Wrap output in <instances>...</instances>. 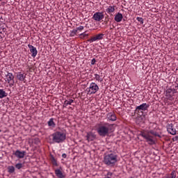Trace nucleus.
Here are the masks:
<instances>
[{
    "instance_id": "1",
    "label": "nucleus",
    "mask_w": 178,
    "mask_h": 178,
    "mask_svg": "<svg viewBox=\"0 0 178 178\" xmlns=\"http://www.w3.org/2000/svg\"><path fill=\"white\" fill-rule=\"evenodd\" d=\"M96 130L100 137H106L113 131V124L108 122H100L97 124Z\"/></svg>"
},
{
    "instance_id": "2",
    "label": "nucleus",
    "mask_w": 178,
    "mask_h": 178,
    "mask_svg": "<svg viewBox=\"0 0 178 178\" xmlns=\"http://www.w3.org/2000/svg\"><path fill=\"white\" fill-rule=\"evenodd\" d=\"M139 136H141L149 145H155L156 144V137H161V135L154 130L142 131Z\"/></svg>"
},
{
    "instance_id": "3",
    "label": "nucleus",
    "mask_w": 178,
    "mask_h": 178,
    "mask_svg": "<svg viewBox=\"0 0 178 178\" xmlns=\"http://www.w3.org/2000/svg\"><path fill=\"white\" fill-rule=\"evenodd\" d=\"M118 156L115 152H110L104 154V163L106 166L110 168H114V166L118 163Z\"/></svg>"
},
{
    "instance_id": "4",
    "label": "nucleus",
    "mask_w": 178,
    "mask_h": 178,
    "mask_svg": "<svg viewBox=\"0 0 178 178\" xmlns=\"http://www.w3.org/2000/svg\"><path fill=\"white\" fill-rule=\"evenodd\" d=\"M53 143L60 144L66 140V133L60 131H57L51 134Z\"/></svg>"
},
{
    "instance_id": "5",
    "label": "nucleus",
    "mask_w": 178,
    "mask_h": 178,
    "mask_svg": "<svg viewBox=\"0 0 178 178\" xmlns=\"http://www.w3.org/2000/svg\"><path fill=\"white\" fill-rule=\"evenodd\" d=\"M148 108H149V105L147 103H143L140 106L136 107L135 113L138 115V116H143L144 115V112L145 111H148Z\"/></svg>"
},
{
    "instance_id": "6",
    "label": "nucleus",
    "mask_w": 178,
    "mask_h": 178,
    "mask_svg": "<svg viewBox=\"0 0 178 178\" xmlns=\"http://www.w3.org/2000/svg\"><path fill=\"white\" fill-rule=\"evenodd\" d=\"M99 90V86H98V85L94 82H92L90 84L89 88H86V91L88 92V94H89V95H92L93 94H96Z\"/></svg>"
},
{
    "instance_id": "7",
    "label": "nucleus",
    "mask_w": 178,
    "mask_h": 178,
    "mask_svg": "<svg viewBox=\"0 0 178 178\" xmlns=\"http://www.w3.org/2000/svg\"><path fill=\"white\" fill-rule=\"evenodd\" d=\"M5 80L6 83L9 84L10 87H13V86H15V76H13V74L7 72Z\"/></svg>"
},
{
    "instance_id": "8",
    "label": "nucleus",
    "mask_w": 178,
    "mask_h": 178,
    "mask_svg": "<svg viewBox=\"0 0 178 178\" xmlns=\"http://www.w3.org/2000/svg\"><path fill=\"white\" fill-rule=\"evenodd\" d=\"M176 92H177V90L176 89H175V88L170 87V88H168L166 90L165 95H166V97H168V99H170V101H173V95H175V94H176Z\"/></svg>"
},
{
    "instance_id": "9",
    "label": "nucleus",
    "mask_w": 178,
    "mask_h": 178,
    "mask_svg": "<svg viewBox=\"0 0 178 178\" xmlns=\"http://www.w3.org/2000/svg\"><path fill=\"white\" fill-rule=\"evenodd\" d=\"M167 131L171 134L172 136H176V129L175 128V125L172 123L168 124L166 126Z\"/></svg>"
},
{
    "instance_id": "10",
    "label": "nucleus",
    "mask_w": 178,
    "mask_h": 178,
    "mask_svg": "<svg viewBox=\"0 0 178 178\" xmlns=\"http://www.w3.org/2000/svg\"><path fill=\"white\" fill-rule=\"evenodd\" d=\"M13 155L16 156L18 159H23L26 156V151H20L17 149L16 151H13Z\"/></svg>"
},
{
    "instance_id": "11",
    "label": "nucleus",
    "mask_w": 178,
    "mask_h": 178,
    "mask_svg": "<svg viewBox=\"0 0 178 178\" xmlns=\"http://www.w3.org/2000/svg\"><path fill=\"white\" fill-rule=\"evenodd\" d=\"M104 17V15L103 12H97L92 16V19L95 20V22H101Z\"/></svg>"
},
{
    "instance_id": "12",
    "label": "nucleus",
    "mask_w": 178,
    "mask_h": 178,
    "mask_svg": "<svg viewBox=\"0 0 178 178\" xmlns=\"http://www.w3.org/2000/svg\"><path fill=\"white\" fill-rule=\"evenodd\" d=\"M27 74L24 72H18L16 74V77L19 81H22L23 83H26V77Z\"/></svg>"
},
{
    "instance_id": "13",
    "label": "nucleus",
    "mask_w": 178,
    "mask_h": 178,
    "mask_svg": "<svg viewBox=\"0 0 178 178\" xmlns=\"http://www.w3.org/2000/svg\"><path fill=\"white\" fill-rule=\"evenodd\" d=\"M106 119L108 122H116L118 117H116V114L114 112H110L107 113Z\"/></svg>"
},
{
    "instance_id": "14",
    "label": "nucleus",
    "mask_w": 178,
    "mask_h": 178,
    "mask_svg": "<svg viewBox=\"0 0 178 178\" xmlns=\"http://www.w3.org/2000/svg\"><path fill=\"white\" fill-rule=\"evenodd\" d=\"M104 38V33H99L93 37H92L90 39H89L88 41V42H95V41H99V40H102Z\"/></svg>"
},
{
    "instance_id": "15",
    "label": "nucleus",
    "mask_w": 178,
    "mask_h": 178,
    "mask_svg": "<svg viewBox=\"0 0 178 178\" xmlns=\"http://www.w3.org/2000/svg\"><path fill=\"white\" fill-rule=\"evenodd\" d=\"M28 48L30 49V52L32 54V58H35L37 56V54H38V51H37V48L31 44H28Z\"/></svg>"
},
{
    "instance_id": "16",
    "label": "nucleus",
    "mask_w": 178,
    "mask_h": 178,
    "mask_svg": "<svg viewBox=\"0 0 178 178\" xmlns=\"http://www.w3.org/2000/svg\"><path fill=\"white\" fill-rule=\"evenodd\" d=\"M96 136L92 132H88L86 135V140L90 143V141H94L95 140Z\"/></svg>"
},
{
    "instance_id": "17",
    "label": "nucleus",
    "mask_w": 178,
    "mask_h": 178,
    "mask_svg": "<svg viewBox=\"0 0 178 178\" xmlns=\"http://www.w3.org/2000/svg\"><path fill=\"white\" fill-rule=\"evenodd\" d=\"M55 175L56 177L58 178H65L66 177V175L62 172V170L60 169H56L54 170Z\"/></svg>"
},
{
    "instance_id": "18",
    "label": "nucleus",
    "mask_w": 178,
    "mask_h": 178,
    "mask_svg": "<svg viewBox=\"0 0 178 178\" xmlns=\"http://www.w3.org/2000/svg\"><path fill=\"white\" fill-rule=\"evenodd\" d=\"M114 20L117 23H120V22L123 20V15L120 13H118L114 17Z\"/></svg>"
},
{
    "instance_id": "19",
    "label": "nucleus",
    "mask_w": 178,
    "mask_h": 178,
    "mask_svg": "<svg viewBox=\"0 0 178 178\" xmlns=\"http://www.w3.org/2000/svg\"><path fill=\"white\" fill-rule=\"evenodd\" d=\"M55 118H50L47 122V124L50 129H55L56 127V124L55 123Z\"/></svg>"
},
{
    "instance_id": "20",
    "label": "nucleus",
    "mask_w": 178,
    "mask_h": 178,
    "mask_svg": "<svg viewBox=\"0 0 178 178\" xmlns=\"http://www.w3.org/2000/svg\"><path fill=\"white\" fill-rule=\"evenodd\" d=\"M115 10H116V6H109L106 9V13H108V15H112Z\"/></svg>"
},
{
    "instance_id": "21",
    "label": "nucleus",
    "mask_w": 178,
    "mask_h": 178,
    "mask_svg": "<svg viewBox=\"0 0 178 178\" xmlns=\"http://www.w3.org/2000/svg\"><path fill=\"white\" fill-rule=\"evenodd\" d=\"M177 177V174L176 171L172 170L171 173L165 175L163 178H176Z\"/></svg>"
},
{
    "instance_id": "22",
    "label": "nucleus",
    "mask_w": 178,
    "mask_h": 178,
    "mask_svg": "<svg viewBox=\"0 0 178 178\" xmlns=\"http://www.w3.org/2000/svg\"><path fill=\"white\" fill-rule=\"evenodd\" d=\"M50 161L53 166H59V164L58 163V161H56V159L54 157L52 154L50 155Z\"/></svg>"
},
{
    "instance_id": "23",
    "label": "nucleus",
    "mask_w": 178,
    "mask_h": 178,
    "mask_svg": "<svg viewBox=\"0 0 178 178\" xmlns=\"http://www.w3.org/2000/svg\"><path fill=\"white\" fill-rule=\"evenodd\" d=\"M7 170L10 175H13V173H15V170H16V168H15V166L13 165H9L7 168Z\"/></svg>"
},
{
    "instance_id": "24",
    "label": "nucleus",
    "mask_w": 178,
    "mask_h": 178,
    "mask_svg": "<svg viewBox=\"0 0 178 178\" xmlns=\"http://www.w3.org/2000/svg\"><path fill=\"white\" fill-rule=\"evenodd\" d=\"M73 102H74V100L70 99L69 100H65L64 102V104H63V107L66 108V106H67V105H72V104H73Z\"/></svg>"
},
{
    "instance_id": "25",
    "label": "nucleus",
    "mask_w": 178,
    "mask_h": 178,
    "mask_svg": "<svg viewBox=\"0 0 178 178\" xmlns=\"http://www.w3.org/2000/svg\"><path fill=\"white\" fill-rule=\"evenodd\" d=\"M5 97H8V93L3 89H0V99L5 98Z\"/></svg>"
},
{
    "instance_id": "26",
    "label": "nucleus",
    "mask_w": 178,
    "mask_h": 178,
    "mask_svg": "<svg viewBox=\"0 0 178 178\" xmlns=\"http://www.w3.org/2000/svg\"><path fill=\"white\" fill-rule=\"evenodd\" d=\"M141 122H144V118H143V115H138L136 122L137 123V124H140Z\"/></svg>"
},
{
    "instance_id": "27",
    "label": "nucleus",
    "mask_w": 178,
    "mask_h": 178,
    "mask_svg": "<svg viewBox=\"0 0 178 178\" xmlns=\"http://www.w3.org/2000/svg\"><path fill=\"white\" fill-rule=\"evenodd\" d=\"M95 76L97 81H100V83L102 82L104 80L102 78H101V76H99L98 74H95Z\"/></svg>"
},
{
    "instance_id": "28",
    "label": "nucleus",
    "mask_w": 178,
    "mask_h": 178,
    "mask_svg": "<svg viewBox=\"0 0 178 178\" xmlns=\"http://www.w3.org/2000/svg\"><path fill=\"white\" fill-rule=\"evenodd\" d=\"M24 164L22 163H18L15 164L16 169H18V170H20V169L23 168Z\"/></svg>"
},
{
    "instance_id": "29",
    "label": "nucleus",
    "mask_w": 178,
    "mask_h": 178,
    "mask_svg": "<svg viewBox=\"0 0 178 178\" xmlns=\"http://www.w3.org/2000/svg\"><path fill=\"white\" fill-rule=\"evenodd\" d=\"M77 34V29H73L72 31H70V37H74Z\"/></svg>"
},
{
    "instance_id": "30",
    "label": "nucleus",
    "mask_w": 178,
    "mask_h": 178,
    "mask_svg": "<svg viewBox=\"0 0 178 178\" xmlns=\"http://www.w3.org/2000/svg\"><path fill=\"white\" fill-rule=\"evenodd\" d=\"M136 20L140 22V24H144V19L143 17H137Z\"/></svg>"
},
{
    "instance_id": "31",
    "label": "nucleus",
    "mask_w": 178,
    "mask_h": 178,
    "mask_svg": "<svg viewBox=\"0 0 178 178\" xmlns=\"http://www.w3.org/2000/svg\"><path fill=\"white\" fill-rule=\"evenodd\" d=\"M81 38H86V37H88V33H86V32L81 33L80 35Z\"/></svg>"
},
{
    "instance_id": "32",
    "label": "nucleus",
    "mask_w": 178,
    "mask_h": 178,
    "mask_svg": "<svg viewBox=\"0 0 178 178\" xmlns=\"http://www.w3.org/2000/svg\"><path fill=\"white\" fill-rule=\"evenodd\" d=\"M76 29V31H82V30H84V26H80L77 27Z\"/></svg>"
},
{
    "instance_id": "33",
    "label": "nucleus",
    "mask_w": 178,
    "mask_h": 178,
    "mask_svg": "<svg viewBox=\"0 0 178 178\" xmlns=\"http://www.w3.org/2000/svg\"><path fill=\"white\" fill-rule=\"evenodd\" d=\"M95 62H97V60H95V58H93V59L91 60V65H95Z\"/></svg>"
},
{
    "instance_id": "34",
    "label": "nucleus",
    "mask_w": 178,
    "mask_h": 178,
    "mask_svg": "<svg viewBox=\"0 0 178 178\" xmlns=\"http://www.w3.org/2000/svg\"><path fill=\"white\" fill-rule=\"evenodd\" d=\"M173 141H178V136H176L175 138H172Z\"/></svg>"
},
{
    "instance_id": "35",
    "label": "nucleus",
    "mask_w": 178,
    "mask_h": 178,
    "mask_svg": "<svg viewBox=\"0 0 178 178\" xmlns=\"http://www.w3.org/2000/svg\"><path fill=\"white\" fill-rule=\"evenodd\" d=\"M112 175H113V173H112V172H108L107 173V177H111L112 176Z\"/></svg>"
},
{
    "instance_id": "36",
    "label": "nucleus",
    "mask_w": 178,
    "mask_h": 178,
    "mask_svg": "<svg viewBox=\"0 0 178 178\" xmlns=\"http://www.w3.org/2000/svg\"><path fill=\"white\" fill-rule=\"evenodd\" d=\"M67 156V155L65 153L62 154V158H63L64 159H66Z\"/></svg>"
},
{
    "instance_id": "37",
    "label": "nucleus",
    "mask_w": 178,
    "mask_h": 178,
    "mask_svg": "<svg viewBox=\"0 0 178 178\" xmlns=\"http://www.w3.org/2000/svg\"><path fill=\"white\" fill-rule=\"evenodd\" d=\"M1 131H2V130L0 129V133H1Z\"/></svg>"
}]
</instances>
